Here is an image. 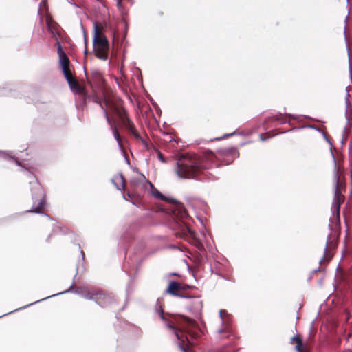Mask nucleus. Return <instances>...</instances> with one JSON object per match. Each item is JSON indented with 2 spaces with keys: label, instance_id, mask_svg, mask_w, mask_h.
I'll return each instance as SVG.
<instances>
[{
  "label": "nucleus",
  "instance_id": "f257e3e1",
  "mask_svg": "<svg viewBox=\"0 0 352 352\" xmlns=\"http://www.w3.org/2000/svg\"><path fill=\"white\" fill-rule=\"evenodd\" d=\"M29 183L31 186L32 197L33 201L32 209L26 210L25 213L38 214L41 219L52 220L47 214L42 212L45 207V193L41 185L38 183L35 176L28 172Z\"/></svg>",
  "mask_w": 352,
  "mask_h": 352
},
{
  "label": "nucleus",
  "instance_id": "f03ea898",
  "mask_svg": "<svg viewBox=\"0 0 352 352\" xmlns=\"http://www.w3.org/2000/svg\"><path fill=\"white\" fill-rule=\"evenodd\" d=\"M202 168L198 162L184 160L177 162L175 173L181 179H197Z\"/></svg>",
  "mask_w": 352,
  "mask_h": 352
},
{
  "label": "nucleus",
  "instance_id": "7ed1b4c3",
  "mask_svg": "<svg viewBox=\"0 0 352 352\" xmlns=\"http://www.w3.org/2000/svg\"><path fill=\"white\" fill-rule=\"evenodd\" d=\"M148 183L149 186L151 187V194L155 198L170 203L173 205L171 212L175 218L184 219L188 216L186 210L182 203H181L172 196L164 195L153 186L151 182H148Z\"/></svg>",
  "mask_w": 352,
  "mask_h": 352
},
{
  "label": "nucleus",
  "instance_id": "20e7f679",
  "mask_svg": "<svg viewBox=\"0 0 352 352\" xmlns=\"http://www.w3.org/2000/svg\"><path fill=\"white\" fill-rule=\"evenodd\" d=\"M74 285V282L72 283V285L69 287V288L65 291H63V292H59L58 294H52L50 296H47V297H45V298H43L42 299H40V300H38L35 302H33L32 303H30L28 305H24L21 307H19L16 309H14L12 311H10L8 313H6V314H4L1 316H0V318L4 316H6V315H8L10 314H12V313H14L18 310H21V309H25L32 305H34L36 303H38L41 301H43V300H45L47 298H52V297H54V296H58V295H61V294H66V293H69V292H72V293H74L76 294H78V295H80L82 298H84L85 299H87V300H95V302L99 305V306H101L102 307V305L100 304V302H99V300L101 299V297H102V294H100L99 295V297L96 298H94V295L89 292L87 289H85V288L83 287H75L74 288L73 286Z\"/></svg>",
  "mask_w": 352,
  "mask_h": 352
},
{
  "label": "nucleus",
  "instance_id": "39448f33",
  "mask_svg": "<svg viewBox=\"0 0 352 352\" xmlns=\"http://www.w3.org/2000/svg\"><path fill=\"white\" fill-rule=\"evenodd\" d=\"M93 45L96 56L101 60H107L109 49L108 41L106 37L100 33L97 23L94 24Z\"/></svg>",
  "mask_w": 352,
  "mask_h": 352
},
{
  "label": "nucleus",
  "instance_id": "423d86ee",
  "mask_svg": "<svg viewBox=\"0 0 352 352\" xmlns=\"http://www.w3.org/2000/svg\"><path fill=\"white\" fill-rule=\"evenodd\" d=\"M339 180L340 176L338 174V171L336 170V168L333 175L334 197L331 206V212L333 214H336V218L338 220L340 219V201L342 199V195L340 187Z\"/></svg>",
  "mask_w": 352,
  "mask_h": 352
},
{
  "label": "nucleus",
  "instance_id": "0eeeda50",
  "mask_svg": "<svg viewBox=\"0 0 352 352\" xmlns=\"http://www.w3.org/2000/svg\"><path fill=\"white\" fill-rule=\"evenodd\" d=\"M94 102L100 105L102 109H103L104 111V116L105 117V119L107 120V122L109 124L111 129L113 132V135L114 138L116 139V142H118V144L120 148H122V142L120 140V136L119 135V132L118 129L116 127L115 124L110 120L108 113L106 109V107L108 105V102L107 100H105L104 102L99 100V99H95Z\"/></svg>",
  "mask_w": 352,
  "mask_h": 352
},
{
  "label": "nucleus",
  "instance_id": "6e6552de",
  "mask_svg": "<svg viewBox=\"0 0 352 352\" xmlns=\"http://www.w3.org/2000/svg\"><path fill=\"white\" fill-rule=\"evenodd\" d=\"M189 288H190V286L188 285H183L175 280H172L169 283L168 286L166 290V292L172 296H178L180 298H191L190 296L182 295L177 293V291L186 290Z\"/></svg>",
  "mask_w": 352,
  "mask_h": 352
},
{
  "label": "nucleus",
  "instance_id": "1a4fd4ad",
  "mask_svg": "<svg viewBox=\"0 0 352 352\" xmlns=\"http://www.w3.org/2000/svg\"><path fill=\"white\" fill-rule=\"evenodd\" d=\"M331 239L332 234H329L326 241L325 248L324 249L323 257L319 261L320 263H321L324 260L329 261L332 257V255H331V250L335 247V245Z\"/></svg>",
  "mask_w": 352,
  "mask_h": 352
},
{
  "label": "nucleus",
  "instance_id": "9d476101",
  "mask_svg": "<svg viewBox=\"0 0 352 352\" xmlns=\"http://www.w3.org/2000/svg\"><path fill=\"white\" fill-rule=\"evenodd\" d=\"M57 45H58L57 54L58 56L59 63L61 66V68L62 69H63V67L67 68L69 63V60L67 58L65 52L63 51L60 41H57Z\"/></svg>",
  "mask_w": 352,
  "mask_h": 352
},
{
  "label": "nucleus",
  "instance_id": "9b49d317",
  "mask_svg": "<svg viewBox=\"0 0 352 352\" xmlns=\"http://www.w3.org/2000/svg\"><path fill=\"white\" fill-rule=\"evenodd\" d=\"M346 94L345 96V118L346 120V125L349 124L350 119H351V104L350 101V93H349V86H347L345 89Z\"/></svg>",
  "mask_w": 352,
  "mask_h": 352
},
{
  "label": "nucleus",
  "instance_id": "f8f14e48",
  "mask_svg": "<svg viewBox=\"0 0 352 352\" xmlns=\"http://www.w3.org/2000/svg\"><path fill=\"white\" fill-rule=\"evenodd\" d=\"M69 88L74 94H84V89L79 85L77 80L72 78L67 81Z\"/></svg>",
  "mask_w": 352,
  "mask_h": 352
},
{
  "label": "nucleus",
  "instance_id": "ddd939ff",
  "mask_svg": "<svg viewBox=\"0 0 352 352\" xmlns=\"http://www.w3.org/2000/svg\"><path fill=\"white\" fill-rule=\"evenodd\" d=\"M112 182L118 190L124 188V177L122 174H118L114 176L112 179Z\"/></svg>",
  "mask_w": 352,
  "mask_h": 352
},
{
  "label": "nucleus",
  "instance_id": "4468645a",
  "mask_svg": "<svg viewBox=\"0 0 352 352\" xmlns=\"http://www.w3.org/2000/svg\"><path fill=\"white\" fill-rule=\"evenodd\" d=\"M292 342H296V345L295 346V350L297 352H304L302 346L303 344L302 340L298 336H294L291 338Z\"/></svg>",
  "mask_w": 352,
  "mask_h": 352
},
{
  "label": "nucleus",
  "instance_id": "2eb2a0df",
  "mask_svg": "<svg viewBox=\"0 0 352 352\" xmlns=\"http://www.w3.org/2000/svg\"><path fill=\"white\" fill-rule=\"evenodd\" d=\"M47 30L52 34H55L56 23L52 21L50 17H47L46 19Z\"/></svg>",
  "mask_w": 352,
  "mask_h": 352
},
{
  "label": "nucleus",
  "instance_id": "dca6fc26",
  "mask_svg": "<svg viewBox=\"0 0 352 352\" xmlns=\"http://www.w3.org/2000/svg\"><path fill=\"white\" fill-rule=\"evenodd\" d=\"M189 298L192 300V303L193 305V308L196 311H199V310L201 309L202 302L199 300V298L191 296V298Z\"/></svg>",
  "mask_w": 352,
  "mask_h": 352
},
{
  "label": "nucleus",
  "instance_id": "f3484780",
  "mask_svg": "<svg viewBox=\"0 0 352 352\" xmlns=\"http://www.w3.org/2000/svg\"><path fill=\"white\" fill-rule=\"evenodd\" d=\"M155 311L159 315L162 320L166 321V318L164 316V310L162 307L160 306L158 308H156Z\"/></svg>",
  "mask_w": 352,
  "mask_h": 352
},
{
  "label": "nucleus",
  "instance_id": "a211bd4d",
  "mask_svg": "<svg viewBox=\"0 0 352 352\" xmlns=\"http://www.w3.org/2000/svg\"><path fill=\"white\" fill-rule=\"evenodd\" d=\"M62 71L67 81L73 78L67 67H63V69H62Z\"/></svg>",
  "mask_w": 352,
  "mask_h": 352
},
{
  "label": "nucleus",
  "instance_id": "6ab92c4d",
  "mask_svg": "<svg viewBox=\"0 0 352 352\" xmlns=\"http://www.w3.org/2000/svg\"><path fill=\"white\" fill-rule=\"evenodd\" d=\"M0 155L3 158H6L7 157H10V158H12V159L15 160L16 164L18 166H20V162L17 160L14 159V157L11 156L9 153L4 152V151H0Z\"/></svg>",
  "mask_w": 352,
  "mask_h": 352
},
{
  "label": "nucleus",
  "instance_id": "aec40b11",
  "mask_svg": "<svg viewBox=\"0 0 352 352\" xmlns=\"http://www.w3.org/2000/svg\"><path fill=\"white\" fill-rule=\"evenodd\" d=\"M165 322H166V326L168 329L175 330V327L173 326V324L172 323H170V322H167V320H166V321H165ZM175 335H176V336H177V338L178 339H179V335H178V333H177V332L176 331H175Z\"/></svg>",
  "mask_w": 352,
  "mask_h": 352
},
{
  "label": "nucleus",
  "instance_id": "412c9836",
  "mask_svg": "<svg viewBox=\"0 0 352 352\" xmlns=\"http://www.w3.org/2000/svg\"><path fill=\"white\" fill-rule=\"evenodd\" d=\"M158 159L162 162H166V160H165V158L164 157L162 153L161 152H159L158 153Z\"/></svg>",
  "mask_w": 352,
  "mask_h": 352
},
{
  "label": "nucleus",
  "instance_id": "4be33fe9",
  "mask_svg": "<svg viewBox=\"0 0 352 352\" xmlns=\"http://www.w3.org/2000/svg\"><path fill=\"white\" fill-rule=\"evenodd\" d=\"M179 348L182 352H188L186 348L182 343H179Z\"/></svg>",
  "mask_w": 352,
  "mask_h": 352
},
{
  "label": "nucleus",
  "instance_id": "5701e85b",
  "mask_svg": "<svg viewBox=\"0 0 352 352\" xmlns=\"http://www.w3.org/2000/svg\"><path fill=\"white\" fill-rule=\"evenodd\" d=\"M259 138L261 141H266L267 140L270 139V137H265L264 134H261Z\"/></svg>",
  "mask_w": 352,
  "mask_h": 352
},
{
  "label": "nucleus",
  "instance_id": "b1692460",
  "mask_svg": "<svg viewBox=\"0 0 352 352\" xmlns=\"http://www.w3.org/2000/svg\"><path fill=\"white\" fill-rule=\"evenodd\" d=\"M186 229H187L188 232H189V233H190L192 236H195V232H194V231H192V230H191V228H190V227L186 226Z\"/></svg>",
  "mask_w": 352,
  "mask_h": 352
},
{
  "label": "nucleus",
  "instance_id": "393cba45",
  "mask_svg": "<svg viewBox=\"0 0 352 352\" xmlns=\"http://www.w3.org/2000/svg\"><path fill=\"white\" fill-rule=\"evenodd\" d=\"M223 310H222V309L219 310V317H220L222 322H223Z\"/></svg>",
  "mask_w": 352,
  "mask_h": 352
},
{
  "label": "nucleus",
  "instance_id": "a878e982",
  "mask_svg": "<svg viewBox=\"0 0 352 352\" xmlns=\"http://www.w3.org/2000/svg\"><path fill=\"white\" fill-rule=\"evenodd\" d=\"M323 136H324V138L325 140H326V141H327V142H328L331 146H332L331 142H330V140L328 139V138H327V136L326 135V134H325V133H323Z\"/></svg>",
  "mask_w": 352,
  "mask_h": 352
},
{
  "label": "nucleus",
  "instance_id": "bb28decb",
  "mask_svg": "<svg viewBox=\"0 0 352 352\" xmlns=\"http://www.w3.org/2000/svg\"><path fill=\"white\" fill-rule=\"evenodd\" d=\"M122 0H117V6L120 8L122 7Z\"/></svg>",
  "mask_w": 352,
  "mask_h": 352
},
{
  "label": "nucleus",
  "instance_id": "cd10ccee",
  "mask_svg": "<svg viewBox=\"0 0 352 352\" xmlns=\"http://www.w3.org/2000/svg\"><path fill=\"white\" fill-rule=\"evenodd\" d=\"M235 134H236V133L234 131V132L231 133L225 134V135H223V137H224V138H226V137H228V136H232V135H235Z\"/></svg>",
  "mask_w": 352,
  "mask_h": 352
},
{
  "label": "nucleus",
  "instance_id": "c85d7f7f",
  "mask_svg": "<svg viewBox=\"0 0 352 352\" xmlns=\"http://www.w3.org/2000/svg\"><path fill=\"white\" fill-rule=\"evenodd\" d=\"M197 248L199 250H201L203 249V245L200 243H198Z\"/></svg>",
  "mask_w": 352,
  "mask_h": 352
},
{
  "label": "nucleus",
  "instance_id": "c756f323",
  "mask_svg": "<svg viewBox=\"0 0 352 352\" xmlns=\"http://www.w3.org/2000/svg\"><path fill=\"white\" fill-rule=\"evenodd\" d=\"M319 271H320V269L318 268V269H316V270H313V273H316V272H318Z\"/></svg>",
  "mask_w": 352,
  "mask_h": 352
},
{
  "label": "nucleus",
  "instance_id": "7c9ffc66",
  "mask_svg": "<svg viewBox=\"0 0 352 352\" xmlns=\"http://www.w3.org/2000/svg\"><path fill=\"white\" fill-rule=\"evenodd\" d=\"M80 254H81V255H82V259H84V253H83L82 250H80Z\"/></svg>",
  "mask_w": 352,
  "mask_h": 352
},
{
  "label": "nucleus",
  "instance_id": "2f4dec72",
  "mask_svg": "<svg viewBox=\"0 0 352 352\" xmlns=\"http://www.w3.org/2000/svg\"><path fill=\"white\" fill-rule=\"evenodd\" d=\"M331 152L332 157L333 158V160H334V162H336V160H335V157H334L333 153V152H332V151H331Z\"/></svg>",
  "mask_w": 352,
  "mask_h": 352
},
{
  "label": "nucleus",
  "instance_id": "473e14b6",
  "mask_svg": "<svg viewBox=\"0 0 352 352\" xmlns=\"http://www.w3.org/2000/svg\"><path fill=\"white\" fill-rule=\"evenodd\" d=\"M346 132V126L344 127L343 130V133H345Z\"/></svg>",
  "mask_w": 352,
  "mask_h": 352
},
{
  "label": "nucleus",
  "instance_id": "72a5a7b5",
  "mask_svg": "<svg viewBox=\"0 0 352 352\" xmlns=\"http://www.w3.org/2000/svg\"><path fill=\"white\" fill-rule=\"evenodd\" d=\"M333 222L336 223V226L337 227L338 223H340V221H333Z\"/></svg>",
  "mask_w": 352,
  "mask_h": 352
},
{
  "label": "nucleus",
  "instance_id": "f704fd0d",
  "mask_svg": "<svg viewBox=\"0 0 352 352\" xmlns=\"http://www.w3.org/2000/svg\"><path fill=\"white\" fill-rule=\"evenodd\" d=\"M344 142H345V140H344V139H342V141H341V144H344Z\"/></svg>",
  "mask_w": 352,
  "mask_h": 352
},
{
  "label": "nucleus",
  "instance_id": "c9c22d12",
  "mask_svg": "<svg viewBox=\"0 0 352 352\" xmlns=\"http://www.w3.org/2000/svg\"><path fill=\"white\" fill-rule=\"evenodd\" d=\"M201 224H202V226H203L204 227H205V226H206V225H205V224H204V221H201Z\"/></svg>",
  "mask_w": 352,
  "mask_h": 352
},
{
  "label": "nucleus",
  "instance_id": "e433bc0d",
  "mask_svg": "<svg viewBox=\"0 0 352 352\" xmlns=\"http://www.w3.org/2000/svg\"><path fill=\"white\" fill-rule=\"evenodd\" d=\"M288 116L293 117L294 119L296 118L294 116H292L291 114H288Z\"/></svg>",
  "mask_w": 352,
  "mask_h": 352
},
{
  "label": "nucleus",
  "instance_id": "4c0bfd02",
  "mask_svg": "<svg viewBox=\"0 0 352 352\" xmlns=\"http://www.w3.org/2000/svg\"><path fill=\"white\" fill-rule=\"evenodd\" d=\"M171 275H173V276H177V273H173V274H171Z\"/></svg>",
  "mask_w": 352,
  "mask_h": 352
},
{
  "label": "nucleus",
  "instance_id": "58836bf2",
  "mask_svg": "<svg viewBox=\"0 0 352 352\" xmlns=\"http://www.w3.org/2000/svg\"><path fill=\"white\" fill-rule=\"evenodd\" d=\"M85 45H87V40H86V38L85 37Z\"/></svg>",
  "mask_w": 352,
  "mask_h": 352
},
{
  "label": "nucleus",
  "instance_id": "ea45409f",
  "mask_svg": "<svg viewBox=\"0 0 352 352\" xmlns=\"http://www.w3.org/2000/svg\"><path fill=\"white\" fill-rule=\"evenodd\" d=\"M103 298H106V296H103ZM107 298L109 299V298H110V297H109V296H107Z\"/></svg>",
  "mask_w": 352,
  "mask_h": 352
},
{
  "label": "nucleus",
  "instance_id": "a19ab883",
  "mask_svg": "<svg viewBox=\"0 0 352 352\" xmlns=\"http://www.w3.org/2000/svg\"><path fill=\"white\" fill-rule=\"evenodd\" d=\"M218 331L219 333H221L222 332V329H219Z\"/></svg>",
  "mask_w": 352,
  "mask_h": 352
},
{
  "label": "nucleus",
  "instance_id": "79ce46f5",
  "mask_svg": "<svg viewBox=\"0 0 352 352\" xmlns=\"http://www.w3.org/2000/svg\"><path fill=\"white\" fill-rule=\"evenodd\" d=\"M76 271H78V267L76 268ZM78 273V272H76ZM77 276V274H75V277Z\"/></svg>",
  "mask_w": 352,
  "mask_h": 352
},
{
  "label": "nucleus",
  "instance_id": "37998d69",
  "mask_svg": "<svg viewBox=\"0 0 352 352\" xmlns=\"http://www.w3.org/2000/svg\"><path fill=\"white\" fill-rule=\"evenodd\" d=\"M198 220H202L201 217H197Z\"/></svg>",
  "mask_w": 352,
  "mask_h": 352
},
{
  "label": "nucleus",
  "instance_id": "c03bdc74",
  "mask_svg": "<svg viewBox=\"0 0 352 352\" xmlns=\"http://www.w3.org/2000/svg\"><path fill=\"white\" fill-rule=\"evenodd\" d=\"M344 222H345V223H346V226H347V223H348V221H345Z\"/></svg>",
  "mask_w": 352,
  "mask_h": 352
},
{
  "label": "nucleus",
  "instance_id": "a18cd8bd",
  "mask_svg": "<svg viewBox=\"0 0 352 352\" xmlns=\"http://www.w3.org/2000/svg\"><path fill=\"white\" fill-rule=\"evenodd\" d=\"M328 226H329V228H331V226L330 224H329Z\"/></svg>",
  "mask_w": 352,
  "mask_h": 352
}]
</instances>
